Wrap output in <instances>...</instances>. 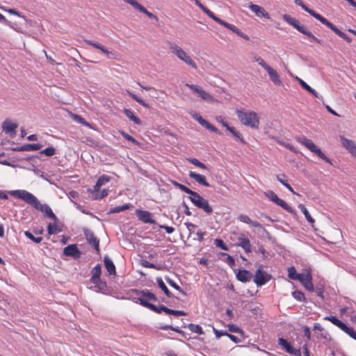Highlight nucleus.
Wrapping results in <instances>:
<instances>
[{
  "instance_id": "57",
  "label": "nucleus",
  "mask_w": 356,
  "mask_h": 356,
  "mask_svg": "<svg viewBox=\"0 0 356 356\" xmlns=\"http://www.w3.org/2000/svg\"><path fill=\"white\" fill-rule=\"evenodd\" d=\"M74 118L75 120H76L79 123H81L83 125H86L87 127H90V124L88 122H87L82 117L77 115H74Z\"/></svg>"
},
{
  "instance_id": "20",
  "label": "nucleus",
  "mask_w": 356,
  "mask_h": 356,
  "mask_svg": "<svg viewBox=\"0 0 356 356\" xmlns=\"http://www.w3.org/2000/svg\"><path fill=\"white\" fill-rule=\"evenodd\" d=\"M63 253L74 259L79 258L81 256V252L75 244L69 245L65 247L63 250Z\"/></svg>"
},
{
  "instance_id": "32",
  "label": "nucleus",
  "mask_w": 356,
  "mask_h": 356,
  "mask_svg": "<svg viewBox=\"0 0 356 356\" xmlns=\"http://www.w3.org/2000/svg\"><path fill=\"white\" fill-rule=\"evenodd\" d=\"M104 265L109 275H115V266L113 261L106 256L104 259Z\"/></svg>"
},
{
  "instance_id": "39",
  "label": "nucleus",
  "mask_w": 356,
  "mask_h": 356,
  "mask_svg": "<svg viewBox=\"0 0 356 356\" xmlns=\"http://www.w3.org/2000/svg\"><path fill=\"white\" fill-rule=\"evenodd\" d=\"M157 283L159 286L162 289L165 294L168 297L170 298L172 296V293L168 290V287L165 286V283L163 282L161 278H157Z\"/></svg>"
},
{
  "instance_id": "25",
  "label": "nucleus",
  "mask_w": 356,
  "mask_h": 356,
  "mask_svg": "<svg viewBox=\"0 0 356 356\" xmlns=\"http://www.w3.org/2000/svg\"><path fill=\"white\" fill-rule=\"evenodd\" d=\"M101 266L99 264L95 266L92 270V276L90 279V281L94 283L96 286L98 285L100 282V275H101Z\"/></svg>"
},
{
  "instance_id": "27",
  "label": "nucleus",
  "mask_w": 356,
  "mask_h": 356,
  "mask_svg": "<svg viewBox=\"0 0 356 356\" xmlns=\"http://www.w3.org/2000/svg\"><path fill=\"white\" fill-rule=\"evenodd\" d=\"M189 177L204 186H210L209 184L206 180V177L203 175L197 174L194 172H190Z\"/></svg>"
},
{
  "instance_id": "22",
  "label": "nucleus",
  "mask_w": 356,
  "mask_h": 356,
  "mask_svg": "<svg viewBox=\"0 0 356 356\" xmlns=\"http://www.w3.org/2000/svg\"><path fill=\"white\" fill-rule=\"evenodd\" d=\"M17 127V124L13 123L9 120H5L2 124V129L6 133L9 134L11 136H15L16 134V128Z\"/></svg>"
},
{
  "instance_id": "41",
  "label": "nucleus",
  "mask_w": 356,
  "mask_h": 356,
  "mask_svg": "<svg viewBox=\"0 0 356 356\" xmlns=\"http://www.w3.org/2000/svg\"><path fill=\"white\" fill-rule=\"evenodd\" d=\"M127 93L133 99L136 101L138 103H139L145 108H149V105L147 103H145L141 98L138 97L136 95L134 94L129 90H127Z\"/></svg>"
},
{
  "instance_id": "54",
  "label": "nucleus",
  "mask_w": 356,
  "mask_h": 356,
  "mask_svg": "<svg viewBox=\"0 0 356 356\" xmlns=\"http://www.w3.org/2000/svg\"><path fill=\"white\" fill-rule=\"evenodd\" d=\"M228 328H229V331L231 332L243 334V332L242 331V330L235 325H233V324L229 325Z\"/></svg>"
},
{
  "instance_id": "13",
  "label": "nucleus",
  "mask_w": 356,
  "mask_h": 356,
  "mask_svg": "<svg viewBox=\"0 0 356 356\" xmlns=\"http://www.w3.org/2000/svg\"><path fill=\"white\" fill-rule=\"evenodd\" d=\"M249 8L256 16L259 17H264L268 19H270L269 13L262 6L250 3L249 4Z\"/></svg>"
},
{
  "instance_id": "18",
  "label": "nucleus",
  "mask_w": 356,
  "mask_h": 356,
  "mask_svg": "<svg viewBox=\"0 0 356 356\" xmlns=\"http://www.w3.org/2000/svg\"><path fill=\"white\" fill-rule=\"evenodd\" d=\"M136 213L138 219L143 222L155 224V220L152 218V213L147 211L137 209Z\"/></svg>"
},
{
  "instance_id": "61",
  "label": "nucleus",
  "mask_w": 356,
  "mask_h": 356,
  "mask_svg": "<svg viewBox=\"0 0 356 356\" xmlns=\"http://www.w3.org/2000/svg\"><path fill=\"white\" fill-rule=\"evenodd\" d=\"M161 328L163 330L170 329V330H172L178 333L184 334V332L182 330H179V328L173 327L170 325H165V326L162 327Z\"/></svg>"
},
{
  "instance_id": "31",
  "label": "nucleus",
  "mask_w": 356,
  "mask_h": 356,
  "mask_svg": "<svg viewBox=\"0 0 356 356\" xmlns=\"http://www.w3.org/2000/svg\"><path fill=\"white\" fill-rule=\"evenodd\" d=\"M238 245L239 246L243 248L247 252H251V250H251V244H250V240L248 238L239 237L238 238Z\"/></svg>"
},
{
  "instance_id": "63",
  "label": "nucleus",
  "mask_w": 356,
  "mask_h": 356,
  "mask_svg": "<svg viewBox=\"0 0 356 356\" xmlns=\"http://www.w3.org/2000/svg\"><path fill=\"white\" fill-rule=\"evenodd\" d=\"M213 332L216 336L217 338H220L221 336H223V335H226L227 334V332H223L222 331H219L215 328H213Z\"/></svg>"
},
{
  "instance_id": "58",
  "label": "nucleus",
  "mask_w": 356,
  "mask_h": 356,
  "mask_svg": "<svg viewBox=\"0 0 356 356\" xmlns=\"http://www.w3.org/2000/svg\"><path fill=\"white\" fill-rule=\"evenodd\" d=\"M215 245L217 247H219V248H220L222 250H227V246L225 245L224 242L221 239H218V238L216 239L215 240Z\"/></svg>"
},
{
  "instance_id": "42",
  "label": "nucleus",
  "mask_w": 356,
  "mask_h": 356,
  "mask_svg": "<svg viewBox=\"0 0 356 356\" xmlns=\"http://www.w3.org/2000/svg\"><path fill=\"white\" fill-rule=\"evenodd\" d=\"M42 145L40 144H25L24 145V149L25 151H36L40 149Z\"/></svg>"
},
{
  "instance_id": "52",
  "label": "nucleus",
  "mask_w": 356,
  "mask_h": 356,
  "mask_svg": "<svg viewBox=\"0 0 356 356\" xmlns=\"http://www.w3.org/2000/svg\"><path fill=\"white\" fill-rule=\"evenodd\" d=\"M254 61L257 62L260 66H261L266 70L270 67L261 57L256 56L254 58Z\"/></svg>"
},
{
  "instance_id": "56",
  "label": "nucleus",
  "mask_w": 356,
  "mask_h": 356,
  "mask_svg": "<svg viewBox=\"0 0 356 356\" xmlns=\"http://www.w3.org/2000/svg\"><path fill=\"white\" fill-rule=\"evenodd\" d=\"M49 234H54L58 232L57 226L56 225H51L49 223L47 227Z\"/></svg>"
},
{
  "instance_id": "47",
  "label": "nucleus",
  "mask_w": 356,
  "mask_h": 356,
  "mask_svg": "<svg viewBox=\"0 0 356 356\" xmlns=\"http://www.w3.org/2000/svg\"><path fill=\"white\" fill-rule=\"evenodd\" d=\"M188 161L192 163L194 165L197 166V167H199L200 168H202V169H205L207 170V167L202 162H200L198 159H195V158H192V159H189Z\"/></svg>"
},
{
  "instance_id": "53",
  "label": "nucleus",
  "mask_w": 356,
  "mask_h": 356,
  "mask_svg": "<svg viewBox=\"0 0 356 356\" xmlns=\"http://www.w3.org/2000/svg\"><path fill=\"white\" fill-rule=\"evenodd\" d=\"M129 207H130L129 204H124V205H122L120 207H116L112 209L110 211V213H119L120 211H124V210L129 209Z\"/></svg>"
},
{
  "instance_id": "16",
  "label": "nucleus",
  "mask_w": 356,
  "mask_h": 356,
  "mask_svg": "<svg viewBox=\"0 0 356 356\" xmlns=\"http://www.w3.org/2000/svg\"><path fill=\"white\" fill-rule=\"evenodd\" d=\"M83 232L88 243L93 245L96 252L99 253V239L90 230L85 229Z\"/></svg>"
},
{
  "instance_id": "19",
  "label": "nucleus",
  "mask_w": 356,
  "mask_h": 356,
  "mask_svg": "<svg viewBox=\"0 0 356 356\" xmlns=\"http://www.w3.org/2000/svg\"><path fill=\"white\" fill-rule=\"evenodd\" d=\"M322 24L327 26L332 31H333L337 35H338L339 37H341V38L345 40L346 42H348L349 43L351 42L352 40L350 38L347 36L343 32L340 31L337 26H335L333 24L330 22L327 19H325Z\"/></svg>"
},
{
  "instance_id": "11",
  "label": "nucleus",
  "mask_w": 356,
  "mask_h": 356,
  "mask_svg": "<svg viewBox=\"0 0 356 356\" xmlns=\"http://www.w3.org/2000/svg\"><path fill=\"white\" fill-rule=\"evenodd\" d=\"M271 278V276L265 271L261 270V267H259L256 271L254 282L258 286H261L265 284Z\"/></svg>"
},
{
  "instance_id": "55",
  "label": "nucleus",
  "mask_w": 356,
  "mask_h": 356,
  "mask_svg": "<svg viewBox=\"0 0 356 356\" xmlns=\"http://www.w3.org/2000/svg\"><path fill=\"white\" fill-rule=\"evenodd\" d=\"M167 281L168 282V284L172 286L173 288H175V289H177V291H179V292H181V293H183L184 295H186V293L180 288V286H179L175 282H174L172 280H171L170 279H167Z\"/></svg>"
},
{
  "instance_id": "51",
  "label": "nucleus",
  "mask_w": 356,
  "mask_h": 356,
  "mask_svg": "<svg viewBox=\"0 0 356 356\" xmlns=\"http://www.w3.org/2000/svg\"><path fill=\"white\" fill-rule=\"evenodd\" d=\"M56 150L53 147H49L40 152L41 154H44L48 156H51L55 154Z\"/></svg>"
},
{
  "instance_id": "5",
  "label": "nucleus",
  "mask_w": 356,
  "mask_h": 356,
  "mask_svg": "<svg viewBox=\"0 0 356 356\" xmlns=\"http://www.w3.org/2000/svg\"><path fill=\"white\" fill-rule=\"evenodd\" d=\"M282 18L285 22H286L290 25L293 26L301 33L305 35L306 36H307L312 40L315 41L318 44L321 43V40L318 39L316 36H314V35L311 31H308L305 25L301 24L298 19L291 17L287 14H284L282 15Z\"/></svg>"
},
{
  "instance_id": "30",
  "label": "nucleus",
  "mask_w": 356,
  "mask_h": 356,
  "mask_svg": "<svg viewBox=\"0 0 356 356\" xmlns=\"http://www.w3.org/2000/svg\"><path fill=\"white\" fill-rule=\"evenodd\" d=\"M159 311H160V313L163 311L168 314H172L174 316H184V315H186V313L184 311L170 309L164 305H160L159 307Z\"/></svg>"
},
{
  "instance_id": "28",
  "label": "nucleus",
  "mask_w": 356,
  "mask_h": 356,
  "mask_svg": "<svg viewBox=\"0 0 356 356\" xmlns=\"http://www.w3.org/2000/svg\"><path fill=\"white\" fill-rule=\"evenodd\" d=\"M238 219L241 222L252 225L254 227H258V228H260V229H264L262 225L260 223H259V222H257L256 221H252L250 220V218L247 215L241 214V215H239L238 216Z\"/></svg>"
},
{
  "instance_id": "45",
  "label": "nucleus",
  "mask_w": 356,
  "mask_h": 356,
  "mask_svg": "<svg viewBox=\"0 0 356 356\" xmlns=\"http://www.w3.org/2000/svg\"><path fill=\"white\" fill-rule=\"evenodd\" d=\"M189 330L195 333H197L199 334H204V332L202 331V327L198 325L195 324H189L188 325Z\"/></svg>"
},
{
  "instance_id": "6",
  "label": "nucleus",
  "mask_w": 356,
  "mask_h": 356,
  "mask_svg": "<svg viewBox=\"0 0 356 356\" xmlns=\"http://www.w3.org/2000/svg\"><path fill=\"white\" fill-rule=\"evenodd\" d=\"M137 294H140L142 296L136 298V302H139L143 306L160 314V311H159V307H156L154 305L149 302V301L156 302L157 300V298L154 293L149 291H137Z\"/></svg>"
},
{
  "instance_id": "2",
  "label": "nucleus",
  "mask_w": 356,
  "mask_h": 356,
  "mask_svg": "<svg viewBox=\"0 0 356 356\" xmlns=\"http://www.w3.org/2000/svg\"><path fill=\"white\" fill-rule=\"evenodd\" d=\"M167 44L170 53L175 56L179 60L194 70L197 69V63L188 52L174 42L168 41Z\"/></svg>"
},
{
  "instance_id": "46",
  "label": "nucleus",
  "mask_w": 356,
  "mask_h": 356,
  "mask_svg": "<svg viewBox=\"0 0 356 356\" xmlns=\"http://www.w3.org/2000/svg\"><path fill=\"white\" fill-rule=\"evenodd\" d=\"M119 132L127 140L131 142L132 143H134L136 145H139V143L135 138H134L131 136L129 135L124 131H120Z\"/></svg>"
},
{
  "instance_id": "60",
  "label": "nucleus",
  "mask_w": 356,
  "mask_h": 356,
  "mask_svg": "<svg viewBox=\"0 0 356 356\" xmlns=\"http://www.w3.org/2000/svg\"><path fill=\"white\" fill-rule=\"evenodd\" d=\"M141 264L145 268H156L155 265L154 264H152L147 261L143 260L141 262Z\"/></svg>"
},
{
  "instance_id": "49",
  "label": "nucleus",
  "mask_w": 356,
  "mask_h": 356,
  "mask_svg": "<svg viewBox=\"0 0 356 356\" xmlns=\"http://www.w3.org/2000/svg\"><path fill=\"white\" fill-rule=\"evenodd\" d=\"M293 297L298 301H305V297L302 292L299 291H295L292 293Z\"/></svg>"
},
{
  "instance_id": "17",
  "label": "nucleus",
  "mask_w": 356,
  "mask_h": 356,
  "mask_svg": "<svg viewBox=\"0 0 356 356\" xmlns=\"http://www.w3.org/2000/svg\"><path fill=\"white\" fill-rule=\"evenodd\" d=\"M279 345L282 346L288 353L294 356H301L300 350L299 349L294 348L286 339L280 338Z\"/></svg>"
},
{
  "instance_id": "37",
  "label": "nucleus",
  "mask_w": 356,
  "mask_h": 356,
  "mask_svg": "<svg viewBox=\"0 0 356 356\" xmlns=\"http://www.w3.org/2000/svg\"><path fill=\"white\" fill-rule=\"evenodd\" d=\"M89 192L92 194V197L95 200L102 199L108 195V191L104 189L101 191L100 194L98 192H94V190L89 189Z\"/></svg>"
},
{
  "instance_id": "34",
  "label": "nucleus",
  "mask_w": 356,
  "mask_h": 356,
  "mask_svg": "<svg viewBox=\"0 0 356 356\" xmlns=\"http://www.w3.org/2000/svg\"><path fill=\"white\" fill-rule=\"evenodd\" d=\"M296 79L298 80V83L300 84V86L305 89L307 91H308L309 93H311L312 95H314L316 97H318L317 92L312 88L308 84H307L303 80L301 79L296 77Z\"/></svg>"
},
{
  "instance_id": "7",
  "label": "nucleus",
  "mask_w": 356,
  "mask_h": 356,
  "mask_svg": "<svg viewBox=\"0 0 356 356\" xmlns=\"http://www.w3.org/2000/svg\"><path fill=\"white\" fill-rule=\"evenodd\" d=\"M296 140L298 142L309 149L311 152L318 155L321 159L330 164H332L330 159L327 157L321 150V149L318 148L311 140L307 138L305 136H299L296 138Z\"/></svg>"
},
{
  "instance_id": "26",
  "label": "nucleus",
  "mask_w": 356,
  "mask_h": 356,
  "mask_svg": "<svg viewBox=\"0 0 356 356\" xmlns=\"http://www.w3.org/2000/svg\"><path fill=\"white\" fill-rule=\"evenodd\" d=\"M252 277V273L246 270H240L236 274L237 279L243 282L250 281Z\"/></svg>"
},
{
  "instance_id": "59",
  "label": "nucleus",
  "mask_w": 356,
  "mask_h": 356,
  "mask_svg": "<svg viewBox=\"0 0 356 356\" xmlns=\"http://www.w3.org/2000/svg\"><path fill=\"white\" fill-rule=\"evenodd\" d=\"M185 225L186 226L188 232H189V236L192 234L193 232V229L197 227L195 225L191 223V222H186Z\"/></svg>"
},
{
  "instance_id": "4",
  "label": "nucleus",
  "mask_w": 356,
  "mask_h": 356,
  "mask_svg": "<svg viewBox=\"0 0 356 356\" xmlns=\"http://www.w3.org/2000/svg\"><path fill=\"white\" fill-rule=\"evenodd\" d=\"M236 115L240 122L245 126L252 129H258L259 119L257 114L253 111L243 112L236 110Z\"/></svg>"
},
{
  "instance_id": "10",
  "label": "nucleus",
  "mask_w": 356,
  "mask_h": 356,
  "mask_svg": "<svg viewBox=\"0 0 356 356\" xmlns=\"http://www.w3.org/2000/svg\"><path fill=\"white\" fill-rule=\"evenodd\" d=\"M191 201L198 208L203 209L207 213H211L212 207L209 205V202L200 195L197 192H193L190 197Z\"/></svg>"
},
{
  "instance_id": "62",
  "label": "nucleus",
  "mask_w": 356,
  "mask_h": 356,
  "mask_svg": "<svg viewBox=\"0 0 356 356\" xmlns=\"http://www.w3.org/2000/svg\"><path fill=\"white\" fill-rule=\"evenodd\" d=\"M197 240L201 242L203 241V238H204V236L205 235V232L201 231V230H199L197 231Z\"/></svg>"
},
{
  "instance_id": "12",
  "label": "nucleus",
  "mask_w": 356,
  "mask_h": 356,
  "mask_svg": "<svg viewBox=\"0 0 356 356\" xmlns=\"http://www.w3.org/2000/svg\"><path fill=\"white\" fill-rule=\"evenodd\" d=\"M192 118L197 120L202 126L204 127L208 130L215 132L218 134H221L220 131L216 128L213 125L209 123L208 121L204 120L200 115L197 113L191 114Z\"/></svg>"
},
{
  "instance_id": "21",
  "label": "nucleus",
  "mask_w": 356,
  "mask_h": 356,
  "mask_svg": "<svg viewBox=\"0 0 356 356\" xmlns=\"http://www.w3.org/2000/svg\"><path fill=\"white\" fill-rule=\"evenodd\" d=\"M298 280L300 281L308 291H314V285L312 282V276L310 273H307L306 274H302V275L300 276V279Z\"/></svg>"
},
{
  "instance_id": "35",
  "label": "nucleus",
  "mask_w": 356,
  "mask_h": 356,
  "mask_svg": "<svg viewBox=\"0 0 356 356\" xmlns=\"http://www.w3.org/2000/svg\"><path fill=\"white\" fill-rule=\"evenodd\" d=\"M277 205L280 206L282 208L292 213L293 215H296V211L291 207L286 202H285L283 200L279 198L277 202L275 203Z\"/></svg>"
},
{
  "instance_id": "44",
  "label": "nucleus",
  "mask_w": 356,
  "mask_h": 356,
  "mask_svg": "<svg viewBox=\"0 0 356 356\" xmlns=\"http://www.w3.org/2000/svg\"><path fill=\"white\" fill-rule=\"evenodd\" d=\"M324 319L325 320H327V321H331L334 325H335L336 326H337L339 328H340V327L342 325V324L343 323L342 321H341L340 320H339L337 317L335 316H325L324 317Z\"/></svg>"
},
{
  "instance_id": "9",
  "label": "nucleus",
  "mask_w": 356,
  "mask_h": 356,
  "mask_svg": "<svg viewBox=\"0 0 356 356\" xmlns=\"http://www.w3.org/2000/svg\"><path fill=\"white\" fill-rule=\"evenodd\" d=\"M186 87L190 88L193 92L196 94L202 100L208 103H215L218 101L211 95L204 90L201 86L195 84L186 83Z\"/></svg>"
},
{
  "instance_id": "40",
  "label": "nucleus",
  "mask_w": 356,
  "mask_h": 356,
  "mask_svg": "<svg viewBox=\"0 0 356 356\" xmlns=\"http://www.w3.org/2000/svg\"><path fill=\"white\" fill-rule=\"evenodd\" d=\"M298 208L303 213L307 221L311 224H313L314 222V219L310 216L306 207L303 204H300L298 205Z\"/></svg>"
},
{
  "instance_id": "48",
  "label": "nucleus",
  "mask_w": 356,
  "mask_h": 356,
  "mask_svg": "<svg viewBox=\"0 0 356 356\" xmlns=\"http://www.w3.org/2000/svg\"><path fill=\"white\" fill-rule=\"evenodd\" d=\"M24 234L27 238L35 243H40L42 240V237H35L31 232L28 231L25 232Z\"/></svg>"
},
{
  "instance_id": "33",
  "label": "nucleus",
  "mask_w": 356,
  "mask_h": 356,
  "mask_svg": "<svg viewBox=\"0 0 356 356\" xmlns=\"http://www.w3.org/2000/svg\"><path fill=\"white\" fill-rule=\"evenodd\" d=\"M123 113L126 115V116L129 118L131 121H133L136 124H141V120L134 115L131 111L127 108H124L123 110Z\"/></svg>"
},
{
  "instance_id": "38",
  "label": "nucleus",
  "mask_w": 356,
  "mask_h": 356,
  "mask_svg": "<svg viewBox=\"0 0 356 356\" xmlns=\"http://www.w3.org/2000/svg\"><path fill=\"white\" fill-rule=\"evenodd\" d=\"M302 274H298L296 273V270L293 266H291L288 268V277L293 280H298L300 279V276H301Z\"/></svg>"
},
{
  "instance_id": "24",
  "label": "nucleus",
  "mask_w": 356,
  "mask_h": 356,
  "mask_svg": "<svg viewBox=\"0 0 356 356\" xmlns=\"http://www.w3.org/2000/svg\"><path fill=\"white\" fill-rule=\"evenodd\" d=\"M85 42L92 46L93 47L99 49L103 54L107 56L108 58H111L110 56H113L114 54L112 51H108L106 48H105L103 45L99 43L93 42L92 40H86Z\"/></svg>"
},
{
  "instance_id": "15",
  "label": "nucleus",
  "mask_w": 356,
  "mask_h": 356,
  "mask_svg": "<svg viewBox=\"0 0 356 356\" xmlns=\"http://www.w3.org/2000/svg\"><path fill=\"white\" fill-rule=\"evenodd\" d=\"M340 141L343 145L354 157L356 158V145L352 140L340 136Z\"/></svg>"
},
{
  "instance_id": "8",
  "label": "nucleus",
  "mask_w": 356,
  "mask_h": 356,
  "mask_svg": "<svg viewBox=\"0 0 356 356\" xmlns=\"http://www.w3.org/2000/svg\"><path fill=\"white\" fill-rule=\"evenodd\" d=\"M186 87L190 88L193 92L196 94L202 100L208 103H215L218 101L211 95L204 90L201 86L195 84L186 83Z\"/></svg>"
},
{
  "instance_id": "23",
  "label": "nucleus",
  "mask_w": 356,
  "mask_h": 356,
  "mask_svg": "<svg viewBox=\"0 0 356 356\" xmlns=\"http://www.w3.org/2000/svg\"><path fill=\"white\" fill-rule=\"evenodd\" d=\"M270 81L276 86H281L282 82L277 72L270 66L266 70Z\"/></svg>"
},
{
  "instance_id": "64",
  "label": "nucleus",
  "mask_w": 356,
  "mask_h": 356,
  "mask_svg": "<svg viewBox=\"0 0 356 356\" xmlns=\"http://www.w3.org/2000/svg\"><path fill=\"white\" fill-rule=\"evenodd\" d=\"M305 336L309 339H310V330L307 326H305L303 328Z\"/></svg>"
},
{
  "instance_id": "3",
  "label": "nucleus",
  "mask_w": 356,
  "mask_h": 356,
  "mask_svg": "<svg viewBox=\"0 0 356 356\" xmlns=\"http://www.w3.org/2000/svg\"><path fill=\"white\" fill-rule=\"evenodd\" d=\"M195 5L197 6L207 16H209L210 18L213 19L215 22H218V24L224 26L227 29H229L232 32L237 34L238 36L241 37L242 38L248 40L249 37L241 32L236 26L234 25H232L231 24H229L222 19H220L217 16H216L210 10H209L207 8H206L200 1V0H193Z\"/></svg>"
},
{
  "instance_id": "50",
  "label": "nucleus",
  "mask_w": 356,
  "mask_h": 356,
  "mask_svg": "<svg viewBox=\"0 0 356 356\" xmlns=\"http://www.w3.org/2000/svg\"><path fill=\"white\" fill-rule=\"evenodd\" d=\"M265 195L269 200H270L272 202L275 203H276L279 199L277 195L272 191H268L266 192Z\"/></svg>"
},
{
  "instance_id": "36",
  "label": "nucleus",
  "mask_w": 356,
  "mask_h": 356,
  "mask_svg": "<svg viewBox=\"0 0 356 356\" xmlns=\"http://www.w3.org/2000/svg\"><path fill=\"white\" fill-rule=\"evenodd\" d=\"M340 329L344 332L348 334L350 337L356 340V332L351 327H348L345 323H343Z\"/></svg>"
},
{
  "instance_id": "1",
  "label": "nucleus",
  "mask_w": 356,
  "mask_h": 356,
  "mask_svg": "<svg viewBox=\"0 0 356 356\" xmlns=\"http://www.w3.org/2000/svg\"><path fill=\"white\" fill-rule=\"evenodd\" d=\"M9 193L11 196L22 200L35 209L44 213L47 217L54 221L58 220L57 217L55 216L51 209L46 204H41L38 198L31 193L24 190H15L10 191Z\"/></svg>"
},
{
  "instance_id": "29",
  "label": "nucleus",
  "mask_w": 356,
  "mask_h": 356,
  "mask_svg": "<svg viewBox=\"0 0 356 356\" xmlns=\"http://www.w3.org/2000/svg\"><path fill=\"white\" fill-rule=\"evenodd\" d=\"M111 180V177L108 175H102L96 182V184L94 186V192H99L100 187L106 183H108Z\"/></svg>"
},
{
  "instance_id": "43",
  "label": "nucleus",
  "mask_w": 356,
  "mask_h": 356,
  "mask_svg": "<svg viewBox=\"0 0 356 356\" xmlns=\"http://www.w3.org/2000/svg\"><path fill=\"white\" fill-rule=\"evenodd\" d=\"M172 184H174V186H175L176 187L179 188L180 190H181L182 191L186 193L187 194H189V195H193V193L194 191H193L192 190H191L190 188H188V187H186V186L183 185V184H181L177 181H173Z\"/></svg>"
},
{
  "instance_id": "14",
  "label": "nucleus",
  "mask_w": 356,
  "mask_h": 356,
  "mask_svg": "<svg viewBox=\"0 0 356 356\" xmlns=\"http://www.w3.org/2000/svg\"><path fill=\"white\" fill-rule=\"evenodd\" d=\"M294 3L300 6L305 11L310 14L312 17L320 21L321 23L325 19L324 17L321 15L320 14L316 13L314 10L308 8L301 0H294Z\"/></svg>"
}]
</instances>
